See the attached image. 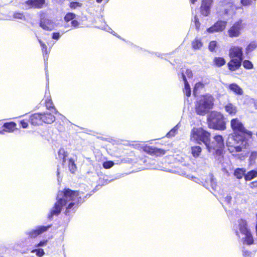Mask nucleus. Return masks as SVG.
Returning a JSON list of instances; mask_svg holds the SVG:
<instances>
[{"label": "nucleus", "instance_id": "f257e3e1", "mask_svg": "<svg viewBox=\"0 0 257 257\" xmlns=\"http://www.w3.org/2000/svg\"><path fill=\"white\" fill-rule=\"evenodd\" d=\"M83 195L82 192L72 191L70 189H65L63 191L59 192L57 196V201L48 215L49 219H51L53 216H58L63 206H66V215H69L71 211L74 212L79 204L84 201V198H88L90 196L86 194L83 196Z\"/></svg>", "mask_w": 257, "mask_h": 257}, {"label": "nucleus", "instance_id": "f03ea898", "mask_svg": "<svg viewBox=\"0 0 257 257\" xmlns=\"http://www.w3.org/2000/svg\"><path fill=\"white\" fill-rule=\"evenodd\" d=\"M230 126L234 133L229 135L226 146L230 153L232 154L240 152L242 149L246 147L247 141L244 135L248 134V131L237 118L231 120Z\"/></svg>", "mask_w": 257, "mask_h": 257}, {"label": "nucleus", "instance_id": "7ed1b4c3", "mask_svg": "<svg viewBox=\"0 0 257 257\" xmlns=\"http://www.w3.org/2000/svg\"><path fill=\"white\" fill-rule=\"evenodd\" d=\"M214 99L209 94L201 95L196 101L195 111L197 114L204 115L213 108Z\"/></svg>", "mask_w": 257, "mask_h": 257}, {"label": "nucleus", "instance_id": "20e7f679", "mask_svg": "<svg viewBox=\"0 0 257 257\" xmlns=\"http://www.w3.org/2000/svg\"><path fill=\"white\" fill-rule=\"evenodd\" d=\"M229 53L231 60L228 63L227 65L229 70L235 71L240 67L243 61L242 48L234 46L229 49Z\"/></svg>", "mask_w": 257, "mask_h": 257}, {"label": "nucleus", "instance_id": "39448f33", "mask_svg": "<svg viewBox=\"0 0 257 257\" xmlns=\"http://www.w3.org/2000/svg\"><path fill=\"white\" fill-rule=\"evenodd\" d=\"M238 223L239 230L242 237H241L238 231H236V235L241 238V240L244 244H252L254 242L253 237L250 230L247 227L246 221L240 219L238 220Z\"/></svg>", "mask_w": 257, "mask_h": 257}, {"label": "nucleus", "instance_id": "423d86ee", "mask_svg": "<svg viewBox=\"0 0 257 257\" xmlns=\"http://www.w3.org/2000/svg\"><path fill=\"white\" fill-rule=\"evenodd\" d=\"M207 122L210 128L220 131H223L226 128L224 116L220 112H211L208 116Z\"/></svg>", "mask_w": 257, "mask_h": 257}, {"label": "nucleus", "instance_id": "0eeeda50", "mask_svg": "<svg viewBox=\"0 0 257 257\" xmlns=\"http://www.w3.org/2000/svg\"><path fill=\"white\" fill-rule=\"evenodd\" d=\"M210 134L201 127H194L191 131V140L198 144L203 143L205 146L208 145Z\"/></svg>", "mask_w": 257, "mask_h": 257}, {"label": "nucleus", "instance_id": "6e6552de", "mask_svg": "<svg viewBox=\"0 0 257 257\" xmlns=\"http://www.w3.org/2000/svg\"><path fill=\"white\" fill-rule=\"evenodd\" d=\"M209 152H212V150H214L216 153H220L224 147V140L220 135H216L213 138V141L211 143L208 142V145H206Z\"/></svg>", "mask_w": 257, "mask_h": 257}, {"label": "nucleus", "instance_id": "1a4fd4ad", "mask_svg": "<svg viewBox=\"0 0 257 257\" xmlns=\"http://www.w3.org/2000/svg\"><path fill=\"white\" fill-rule=\"evenodd\" d=\"M227 22L223 20H218L212 26L207 29L209 33L221 32L225 29Z\"/></svg>", "mask_w": 257, "mask_h": 257}, {"label": "nucleus", "instance_id": "9d476101", "mask_svg": "<svg viewBox=\"0 0 257 257\" xmlns=\"http://www.w3.org/2000/svg\"><path fill=\"white\" fill-rule=\"evenodd\" d=\"M51 227V225H48L47 226H39L34 229L27 231L26 232V234L28 235L30 238H35L39 235H40L43 232L47 231Z\"/></svg>", "mask_w": 257, "mask_h": 257}, {"label": "nucleus", "instance_id": "9b49d317", "mask_svg": "<svg viewBox=\"0 0 257 257\" xmlns=\"http://www.w3.org/2000/svg\"><path fill=\"white\" fill-rule=\"evenodd\" d=\"M213 0H202L200 12L204 16H208L210 14V10Z\"/></svg>", "mask_w": 257, "mask_h": 257}, {"label": "nucleus", "instance_id": "f8f14e48", "mask_svg": "<svg viewBox=\"0 0 257 257\" xmlns=\"http://www.w3.org/2000/svg\"><path fill=\"white\" fill-rule=\"evenodd\" d=\"M241 20H239L235 23L228 31L229 36L230 37H238L240 34V31L241 29Z\"/></svg>", "mask_w": 257, "mask_h": 257}, {"label": "nucleus", "instance_id": "ddd939ff", "mask_svg": "<svg viewBox=\"0 0 257 257\" xmlns=\"http://www.w3.org/2000/svg\"><path fill=\"white\" fill-rule=\"evenodd\" d=\"M39 25L46 31H52L55 27V23L52 20L44 18H41Z\"/></svg>", "mask_w": 257, "mask_h": 257}, {"label": "nucleus", "instance_id": "4468645a", "mask_svg": "<svg viewBox=\"0 0 257 257\" xmlns=\"http://www.w3.org/2000/svg\"><path fill=\"white\" fill-rule=\"evenodd\" d=\"M193 181L199 184L202 185L206 189H209V183H210L211 184V186L212 189L214 190H215L216 185L213 182V176L211 175L209 176V178H208L207 181L206 180L205 181H204V180L203 179L200 180V179L197 178L196 177H195Z\"/></svg>", "mask_w": 257, "mask_h": 257}, {"label": "nucleus", "instance_id": "2eb2a0df", "mask_svg": "<svg viewBox=\"0 0 257 257\" xmlns=\"http://www.w3.org/2000/svg\"><path fill=\"white\" fill-rule=\"evenodd\" d=\"M45 3V0H28L25 4L28 8L41 9Z\"/></svg>", "mask_w": 257, "mask_h": 257}, {"label": "nucleus", "instance_id": "dca6fc26", "mask_svg": "<svg viewBox=\"0 0 257 257\" xmlns=\"http://www.w3.org/2000/svg\"><path fill=\"white\" fill-rule=\"evenodd\" d=\"M144 151L150 155L157 156L164 155L166 152L164 150L153 147H146L145 148Z\"/></svg>", "mask_w": 257, "mask_h": 257}, {"label": "nucleus", "instance_id": "f3484780", "mask_svg": "<svg viewBox=\"0 0 257 257\" xmlns=\"http://www.w3.org/2000/svg\"><path fill=\"white\" fill-rule=\"evenodd\" d=\"M30 122L33 125H39L42 122V113H35L30 118Z\"/></svg>", "mask_w": 257, "mask_h": 257}, {"label": "nucleus", "instance_id": "a211bd4d", "mask_svg": "<svg viewBox=\"0 0 257 257\" xmlns=\"http://www.w3.org/2000/svg\"><path fill=\"white\" fill-rule=\"evenodd\" d=\"M181 77L184 83V92L187 97H189L191 95V88L187 80L186 76L183 72H182L181 73Z\"/></svg>", "mask_w": 257, "mask_h": 257}, {"label": "nucleus", "instance_id": "6ab92c4d", "mask_svg": "<svg viewBox=\"0 0 257 257\" xmlns=\"http://www.w3.org/2000/svg\"><path fill=\"white\" fill-rule=\"evenodd\" d=\"M55 120V117L51 113H42V121L51 124Z\"/></svg>", "mask_w": 257, "mask_h": 257}, {"label": "nucleus", "instance_id": "aec40b11", "mask_svg": "<svg viewBox=\"0 0 257 257\" xmlns=\"http://www.w3.org/2000/svg\"><path fill=\"white\" fill-rule=\"evenodd\" d=\"M225 110L229 114L235 115L237 112V108L232 103H229L225 106Z\"/></svg>", "mask_w": 257, "mask_h": 257}, {"label": "nucleus", "instance_id": "412c9836", "mask_svg": "<svg viewBox=\"0 0 257 257\" xmlns=\"http://www.w3.org/2000/svg\"><path fill=\"white\" fill-rule=\"evenodd\" d=\"M16 124L14 122L5 123L3 126L6 132L12 133L15 129Z\"/></svg>", "mask_w": 257, "mask_h": 257}, {"label": "nucleus", "instance_id": "4be33fe9", "mask_svg": "<svg viewBox=\"0 0 257 257\" xmlns=\"http://www.w3.org/2000/svg\"><path fill=\"white\" fill-rule=\"evenodd\" d=\"M229 88L237 95H241L243 93L242 89L236 83L230 84Z\"/></svg>", "mask_w": 257, "mask_h": 257}, {"label": "nucleus", "instance_id": "5701e85b", "mask_svg": "<svg viewBox=\"0 0 257 257\" xmlns=\"http://www.w3.org/2000/svg\"><path fill=\"white\" fill-rule=\"evenodd\" d=\"M245 170L243 168H237L234 171V176L238 179H241L244 177Z\"/></svg>", "mask_w": 257, "mask_h": 257}, {"label": "nucleus", "instance_id": "b1692460", "mask_svg": "<svg viewBox=\"0 0 257 257\" xmlns=\"http://www.w3.org/2000/svg\"><path fill=\"white\" fill-rule=\"evenodd\" d=\"M68 168L70 172L74 174L77 170V167L75 163V161L72 158H70L68 161Z\"/></svg>", "mask_w": 257, "mask_h": 257}, {"label": "nucleus", "instance_id": "393cba45", "mask_svg": "<svg viewBox=\"0 0 257 257\" xmlns=\"http://www.w3.org/2000/svg\"><path fill=\"white\" fill-rule=\"evenodd\" d=\"M58 158L62 160L63 163H65L66 161V157L68 156V153L65 151L63 148H61L58 153Z\"/></svg>", "mask_w": 257, "mask_h": 257}, {"label": "nucleus", "instance_id": "a878e982", "mask_svg": "<svg viewBox=\"0 0 257 257\" xmlns=\"http://www.w3.org/2000/svg\"><path fill=\"white\" fill-rule=\"evenodd\" d=\"M256 176L257 171L253 170L247 172L246 174H245L244 179L246 181H249Z\"/></svg>", "mask_w": 257, "mask_h": 257}, {"label": "nucleus", "instance_id": "bb28decb", "mask_svg": "<svg viewBox=\"0 0 257 257\" xmlns=\"http://www.w3.org/2000/svg\"><path fill=\"white\" fill-rule=\"evenodd\" d=\"M192 46L194 49H199L202 46V43L199 39H195L192 42Z\"/></svg>", "mask_w": 257, "mask_h": 257}, {"label": "nucleus", "instance_id": "cd10ccee", "mask_svg": "<svg viewBox=\"0 0 257 257\" xmlns=\"http://www.w3.org/2000/svg\"><path fill=\"white\" fill-rule=\"evenodd\" d=\"M191 151L193 157H197L199 156L201 152V148L199 146L192 147Z\"/></svg>", "mask_w": 257, "mask_h": 257}, {"label": "nucleus", "instance_id": "c85d7f7f", "mask_svg": "<svg viewBox=\"0 0 257 257\" xmlns=\"http://www.w3.org/2000/svg\"><path fill=\"white\" fill-rule=\"evenodd\" d=\"M214 62L216 66L220 67L225 63V60L222 57H215L214 59Z\"/></svg>", "mask_w": 257, "mask_h": 257}, {"label": "nucleus", "instance_id": "c756f323", "mask_svg": "<svg viewBox=\"0 0 257 257\" xmlns=\"http://www.w3.org/2000/svg\"><path fill=\"white\" fill-rule=\"evenodd\" d=\"M178 130V124L176 125L169 132H168L166 135V137L167 138H171L172 137H174L177 134Z\"/></svg>", "mask_w": 257, "mask_h": 257}, {"label": "nucleus", "instance_id": "7c9ffc66", "mask_svg": "<svg viewBox=\"0 0 257 257\" xmlns=\"http://www.w3.org/2000/svg\"><path fill=\"white\" fill-rule=\"evenodd\" d=\"M31 253H36V255L38 257H42L45 254V252L44 251V250L42 248H38V249H33L31 252Z\"/></svg>", "mask_w": 257, "mask_h": 257}, {"label": "nucleus", "instance_id": "2f4dec72", "mask_svg": "<svg viewBox=\"0 0 257 257\" xmlns=\"http://www.w3.org/2000/svg\"><path fill=\"white\" fill-rule=\"evenodd\" d=\"M46 107L48 109H50L52 108L53 110L52 111L53 113H54L55 114H59L58 111L54 107V105L53 104L51 100L48 101L46 102Z\"/></svg>", "mask_w": 257, "mask_h": 257}, {"label": "nucleus", "instance_id": "473e14b6", "mask_svg": "<svg viewBox=\"0 0 257 257\" xmlns=\"http://www.w3.org/2000/svg\"><path fill=\"white\" fill-rule=\"evenodd\" d=\"M76 17V15L72 13H68L64 17V20L66 22H69L73 20Z\"/></svg>", "mask_w": 257, "mask_h": 257}, {"label": "nucleus", "instance_id": "72a5a7b5", "mask_svg": "<svg viewBox=\"0 0 257 257\" xmlns=\"http://www.w3.org/2000/svg\"><path fill=\"white\" fill-rule=\"evenodd\" d=\"M13 18L16 19L25 20V17L23 13L15 12L13 14Z\"/></svg>", "mask_w": 257, "mask_h": 257}, {"label": "nucleus", "instance_id": "f704fd0d", "mask_svg": "<svg viewBox=\"0 0 257 257\" xmlns=\"http://www.w3.org/2000/svg\"><path fill=\"white\" fill-rule=\"evenodd\" d=\"M204 87V85L202 84L201 81H199V82L196 83L194 87L193 94L194 95H196L198 90L199 89L203 88Z\"/></svg>", "mask_w": 257, "mask_h": 257}, {"label": "nucleus", "instance_id": "c9c22d12", "mask_svg": "<svg viewBox=\"0 0 257 257\" xmlns=\"http://www.w3.org/2000/svg\"><path fill=\"white\" fill-rule=\"evenodd\" d=\"M243 66L248 69H250L253 68V64L249 60H245L244 61H243Z\"/></svg>", "mask_w": 257, "mask_h": 257}, {"label": "nucleus", "instance_id": "e433bc0d", "mask_svg": "<svg viewBox=\"0 0 257 257\" xmlns=\"http://www.w3.org/2000/svg\"><path fill=\"white\" fill-rule=\"evenodd\" d=\"M114 165V163L113 161H105L103 163V167L105 169H109L111 168L113 165Z\"/></svg>", "mask_w": 257, "mask_h": 257}, {"label": "nucleus", "instance_id": "4c0bfd02", "mask_svg": "<svg viewBox=\"0 0 257 257\" xmlns=\"http://www.w3.org/2000/svg\"><path fill=\"white\" fill-rule=\"evenodd\" d=\"M82 4L78 2H72L70 3V7L71 9H75L78 7H81Z\"/></svg>", "mask_w": 257, "mask_h": 257}, {"label": "nucleus", "instance_id": "58836bf2", "mask_svg": "<svg viewBox=\"0 0 257 257\" xmlns=\"http://www.w3.org/2000/svg\"><path fill=\"white\" fill-rule=\"evenodd\" d=\"M217 42L215 41H211L209 44V49L211 51H214L216 47Z\"/></svg>", "mask_w": 257, "mask_h": 257}, {"label": "nucleus", "instance_id": "ea45409f", "mask_svg": "<svg viewBox=\"0 0 257 257\" xmlns=\"http://www.w3.org/2000/svg\"><path fill=\"white\" fill-rule=\"evenodd\" d=\"M256 48V45L254 43L249 44L246 47V51L249 52L253 51Z\"/></svg>", "mask_w": 257, "mask_h": 257}, {"label": "nucleus", "instance_id": "a19ab883", "mask_svg": "<svg viewBox=\"0 0 257 257\" xmlns=\"http://www.w3.org/2000/svg\"><path fill=\"white\" fill-rule=\"evenodd\" d=\"M200 81L205 86L210 83V79L208 77H204L202 78L201 81Z\"/></svg>", "mask_w": 257, "mask_h": 257}, {"label": "nucleus", "instance_id": "79ce46f5", "mask_svg": "<svg viewBox=\"0 0 257 257\" xmlns=\"http://www.w3.org/2000/svg\"><path fill=\"white\" fill-rule=\"evenodd\" d=\"M47 242H48L47 240H43L40 241L38 244H35V246L36 247L44 246L47 245Z\"/></svg>", "mask_w": 257, "mask_h": 257}, {"label": "nucleus", "instance_id": "37998d69", "mask_svg": "<svg viewBox=\"0 0 257 257\" xmlns=\"http://www.w3.org/2000/svg\"><path fill=\"white\" fill-rule=\"evenodd\" d=\"M47 46H46L44 48H43L42 49V51L43 52L45 60V59H46L45 58L46 57H48V52L47 51ZM46 59H47V58H46Z\"/></svg>", "mask_w": 257, "mask_h": 257}, {"label": "nucleus", "instance_id": "c03bdc74", "mask_svg": "<svg viewBox=\"0 0 257 257\" xmlns=\"http://www.w3.org/2000/svg\"><path fill=\"white\" fill-rule=\"evenodd\" d=\"M243 255L244 257H252V253L247 250H243Z\"/></svg>", "mask_w": 257, "mask_h": 257}, {"label": "nucleus", "instance_id": "a18cd8bd", "mask_svg": "<svg viewBox=\"0 0 257 257\" xmlns=\"http://www.w3.org/2000/svg\"><path fill=\"white\" fill-rule=\"evenodd\" d=\"M231 199V196L229 194H227L224 197V200L227 204H230Z\"/></svg>", "mask_w": 257, "mask_h": 257}, {"label": "nucleus", "instance_id": "49530a36", "mask_svg": "<svg viewBox=\"0 0 257 257\" xmlns=\"http://www.w3.org/2000/svg\"><path fill=\"white\" fill-rule=\"evenodd\" d=\"M60 37V33L58 32H54L52 34V38L55 40H58Z\"/></svg>", "mask_w": 257, "mask_h": 257}, {"label": "nucleus", "instance_id": "de8ad7c7", "mask_svg": "<svg viewBox=\"0 0 257 257\" xmlns=\"http://www.w3.org/2000/svg\"><path fill=\"white\" fill-rule=\"evenodd\" d=\"M72 26L74 27H77L79 25V23L75 20H73L71 22Z\"/></svg>", "mask_w": 257, "mask_h": 257}, {"label": "nucleus", "instance_id": "09e8293b", "mask_svg": "<svg viewBox=\"0 0 257 257\" xmlns=\"http://www.w3.org/2000/svg\"><path fill=\"white\" fill-rule=\"evenodd\" d=\"M20 123L23 128H27L28 126V123L24 120H21Z\"/></svg>", "mask_w": 257, "mask_h": 257}, {"label": "nucleus", "instance_id": "8fccbe9b", "mask_svg": "<svg viewBox=\"0 0 257 257\" xmlns=\"http://www.w3.org/2000/svg\"><path fill=\"white\" fill-rule=\"evenodd\" d=\"M38 41H39V43H40V46H41V47L42 49L43 48H44L45 47L47 46L46 45V44H45L43 42H42V41H41V39H38Z\"/></svg>", "mask_w": 257, "mask_h": 257}, {"label": "nucleus", "instance_id": "3c124183", "mask_svg": "<svg viewBox=\"0 0 257 257\" xmlns=\"http://www.w3.org/2000/svg\"><path fill=\"white\" fill-rule=\"evenodd\" d=\"M186 74L188 77H191L192 76V73L190 70L187 69L186 70Z\"/></svg>", "mask_w": 257, "mask_h": 257}, {"label": "nucleus", "instance_id": "603ef678", "mask_svg": "<svg viewBox=\"0 0 257 257\" xmlns=\"http://www.w3.org/2000/svg\"><path fill=\"white\" fill-rule=\"evenodd\" d=\"M102 29H103L108 32H109L110 31H111L112 30V29L110 27H109L108 26H106L104 27H102Z\"/></svg>", "mask_w": 257, "mask_h": 257}, {"label": "nucleus", "instance_id": "864d4df0", "mask_svg": "<svg viewBox=\"0 0 257 257\" xmlns=\"http://www.w3.org/2000/svg\"><path fill=\"white\" fill-rule=\"evenodd\" d=\"M109 33H110L111 34H112V35L116 36L117 38H119V39H122L120 36L118 35L116 33H115L112 30L109 32Z\"/></svg>", "mask_w": 257, "mask_h": 257}, {"label": "nucleus", "instance_id": "5fc2aeb1", "mask_svg": "<svg viewBox=\"0 0 257 257\" xmlns=\"http://www.w3.org/2000/svg\"><path fill=\"white\" fill-rule=\"evenodd\" d=\"M59 175H60V170H59V167H58L57 170V178H58V181H59V179H60Z\"/></svg>", "mask_w": 257, "mask_h": 257}, {"label": "nucleus", "instance_id": "6e6d98bb", "mask_svg": "<svg viewBox=\"0 0 257 257\" xmlns=\"http://www.w3.org/2000/svg\"><path fill=\"white\" fill-rule=\"evenodd\" d=\"M187 177L188 178H189V179H191V180H193H193L195 179V177H194V176H192V175H187Z\"/></svg>", "mask_w": 257, "mask_h": 257}, {"label": "nucleus", "instance_id": "4d7b16f0", "mask_svg": "<svg viewBox=\"0 0 257 257\" xmlns=\"http://www.w3.org/2000/svg\"><path fill=\"white\" fill-rule=\"evenodd\" d=\"M252 186L251 187H256L257 188V182H254L251 183Z\"/></svg>", "mask_w": 257, "mask_h": 257}, {"label": "nucleus", "instance_id": "13d9d810", "mask_svg": "<svg viewBox=\"0 0 257 257\" xmlns=\"http://www.w3.org/2000/svg\"><path fill=\"white\" fill-rule=\"evenodd\" d=\"M195 25H196V28H198L199 27L200 23H199V21H197V23H195Z\"/></svg>", "mask_w": 257, "mask_h": 257}, {"label": "nucleus", "instance_id": "bf43d9fd", "mask_svg": "<svg viewBox=\"0 0 257 257\" xmlns=\"http://www.w3.org/2000/svg\"><path fill=\"white\" fill-rule=\"evenodd\" d=\"M156 55L159 57H162V55L159 53H156Z\"/></svg>", "mask_w": 257, "mask_h": 257}, {"label": "nucleus", "instance_id": "052dcab7", "mask_svg": "<svg viewBox=\"0 0 257 257\" xmlns=\"http://www.w3.org/2000/svg\"><path fill=\"white\" fill-rule=\"evenodd\" d=\"M5 132H6V131H5V129L4 128L3 130L0 131V134L4 135Z\"/></svg>", "mask_w": 257, "mask_h": 257}, {"label": "nucleus", "instance_id": "680f3d73", "mask_svg": "<svg viewBox=\"0 0 257 257\" xmlns=\"http://www.w3.org/2000/svg\"><path fill=\"white\" fill-rule=\"evenodd\" d=\"M190 2L191 4H195V2H196L197 1V0H190Z\"/></svg>", "mask_w": 257, "mask_h": 257}, {"label": "nucleus", "instance_id": "e2e57ef3", "mask_svg": "<svg viewBox=\"0 0 257 257\" xmlns=\"http://www.w3.org/2000/svg\"><path fill=\"white\" fill-rule=\"evenodd\" d=\"M198 21H199L198 19L196 17H195V23H197Z\"/></svg>", "mask_w": 257, "mask_h": 257}, {"label": "nucleus", "instance_id": "0e129e2a", "mask_svg": "<svg viewBox=\"0 0 257 257\" xmlns=\"http://www.w3.org/2000/svg\"><path fill=\"white\" fill-rule=\"evenodd\" d=\"M102 1V0H96V2H97L98 3H100Z\"/></svg>", "mask_w": 257, "mask_h": 257}, {"label": "nucleus", "instance_id": "69168bd1", "mask_svg": "<svg viewBox=\"0 0 257 257\" xmlns=\"http://www.w3.org/2000/svg\"><path fill=\"white\" fill-rule=\"evenodd\" d=\"M181 175H186V173H184V172H183V173H182L181 174Z\"/></svg>", "mask_w": 257, "mask_h": 257}, {"label": "nucleus", "instance_id": "338daca9", "mask_svg": "<svg viewBox=\"0 0 257 257\" xmlns=\"http://www.w3.org/2000/svg\"><path fill=\"white\" fill-rule=\"evenodd\" d=\"M27 257H35V256H34L33 255H29V256H28Z\"/></svg>", "mask_w": 257, "mask_h": 257}]
</instances>
